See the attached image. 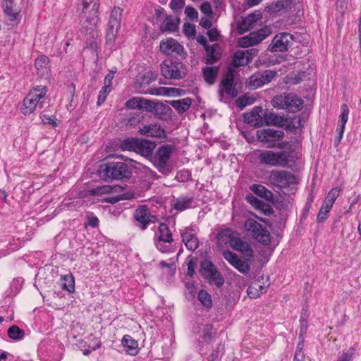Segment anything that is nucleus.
Returning <instances> with one entry per match:
<instances>
[{
    "mask_svg": "<svg viewBox=\"0 0 361 361\" xmlns=\"http://www.w3.org/2000/svg\"><path fill=\"white\" fill-rule=\"evenodd\" d=\"M131 174V166L123 162L108 163L99 171L100 176L114 180L128 179Z\"/></svg>",
    "mask_w": 361,
    "mask_h": 361,
    "instance_id": "nucleus-1",
    "label": "nucleus"
},
{
    "mask_svg": "<svg viewBox=\"0 0 361 361\" xmlns=\"http://www.w3.org/2000/svg\"><path fill=\"white\" fill-rule=\"evenodd\" d=\"M274 108L286 109L290 112H297L302 109L303 101L294 93H283L276 95L271 100Z\"/></svg>",
    "mask_w": 361,
    "mask_h": 361,
    "instance_id": "nucleus-2",
    "label": "nucleus"
},
{
    "mask_svg": "<svg viewBox=\"0 0 361 361\" xmlns=\"http://www.w3.org/2000/svg\"><path fill=\"white\" fill-rule=\"evenodd\" d=\"M47 92L46 86H37L30 91L23 102L21 111L24 115H30L34 112L37 104L39 107L43 106L44 102H39L44 98Z\"/></svg>",
    "mask_w": 361,
    "mask_h": 361,
    "instance_id": "nucleus-3",
    "label": "nucleus"
},
{
    "mask_svg": "<svg viewBox=\"0 0 361 361\" xmlns=\"http://www.w3.org/2000/svg\"><path fill=\"white\" fill-rule=\"evenodd\" d=\"M155 147L154 142L139 138H128L121 143L123 150L133 151L145 157L152 156Z\"/></svg>",
    "mask_w": 361,
    "mask_h": 361,
    "instance_id": "nucleus-4",
    "label": "nucleus"
},
{
    "mask_svg": "<svg viewBox=\"0 0 361 361\" xmlns=\"http://www.w3.org/2000/svg\"><path fill=\"white\" fill-rule=\"evenodd\" d=\"M236 73L235 69L229 67L228 71L219 85V94L221 101H224V94L230 96L231 98L235 97L238 91L236 88V84H234V78Z\"/></svg>",
    "mask_w": 361,
    "mask_h": 361,
    "instance_id": "nucleus-5",
    "label": "nucleus"
},
{
    "mask_svg": "<svg viewBox=\"0 0 361 361\" xmlns=\"http://www.w3.org/2000/svg\"><path fill=\"white\" fill-rule=\"evenodd\" d=\"M289 154L286 151L275 152L265 151L259 154L258 159L262 164L271 166L285 167L288 163Z\"/></svg>",
    "mask_w": 361,
    "mask_h": 361,
    "instance_id": "nucleus-6",
    "label": "nucleus"
},
{
    "mask_svg": "<svg viewBox=\"0 0 361 361\" xmlns=\"http://www.w3.org/2000/svg\"><path fill=\"white\" fill-rule=\"evenodd\" d=\"M245 228L250 232L253 238L264 245L271 242V235L268 229L254 219H248L245 223Z\"/></svg>",
    "mask_w": 361,
    "mask_h": 361,
    "instance_id": "nucleus-7",
    "label": "nucleus"
},
{
    "mask_svg": "<svg viewBox=\"0 0 361 361\" xmlns=\"http://www.w3.org/2000/svg\"><path fill=\"white\" fill-rule=\"evenodd\" d=\"M173 149L171 145H164L158 148L152 158V163L159 172L165 173L168 171V162Z\"/></svg>",
    "mask_w": 361,
    "mask_h": 361,
    "instance_id": "nucleus-8",
    "label": "nucleus"
},
{
    "mask_svg": "<svg viewBox=\"0 0 361 361\" xmlns=\"http://www.w3.org/2000/svg\"><path fill=\"white\" fill-rule=\"evenodd\" d=\"M161 73L165 78L173 80H179L185 75L183 64L170 60H166L161 64Z\"/></svg>",
    "mask_w": 361,
    "mask_h": 361,
    "instance_id": "nucleus-9",
    "label": "nucleus"
},
{
    "mask_svg": "<svg viewBox=\"0 0 361 361\" xmlns=\"http://www.w3.org/2000/svg\"><path fill=\"white\" fill-rule=\"evenodd\" d=\"M122 11L119 7H114L111 11L106 36V42L110 44L114 42L120 28Z\"/></svg>",
    "mask_w": 361,
    "mask_h": 361,
    "instance_id": "nucleus-10",
    "label": "nucleus"
},
{
    "mask_svg": "<svg viewBox=\"0 0 361 361\" xmlns=\"http://www.w3.org/2000/svg\"><path fill=\"white\" fill-rule=\"evenodd\" d=\"M98 11L99 6H93L91 10L87 13H85L80 20L82 31L92 34V37H94V32L97 29L99 20Z\"/></svg>",
    "mask_w": 361,
    "mask_h": 361,
    "instance_id": "nucleus-11",
    "label": "nucleus"
},
{
    "mask_svg": "<svg viewBox=\"0 0 361 361\" xmlns=\"http://www.w3.org/2000/svg\"><path fill=\"white\" fill-rule=\"evenodd\" d=\"M269 180L271 184L279 188H286L298 183L296 176L286 171H271Z\"/></svg>",
    "mask_w": 361,
    "mask_h": 361,
    "instance_id": "nucleus-12",
    "label": "nucleus"
},
{
    "mask_svg": "<svg viewBox=\"0 0 361 361\" xmlns=\"http://www.w3.org/2000/svg\"><path fill=\"white\" fill-rule=\"evenodd\" d=\"M200 271L202 275L209 280V283L215 284L217 287L223 285L224 279L210 261L205 259L201 262Z\"/></svg>",
    "mask_w": 361,
    "mask_h": 361,
    "instance_id": "nucleus-13",
    "label": "nucleus"
},
{
    "mask_svg": "<svg viewBox=\"0 0 361 361\" xmlns=\"http://www.w3.org/2000/svg\"><path fill=\"white\" fill-rule=\"evenodd\" d=\"M276 75V72L265 70L262 73H256L248 79L246 85L250 90H255L270 82Z\"/></svg>",
    "mask_w": 361,
    "mask_h": 361,
    "instance_id": "nucleus-14",
    "label": "nucleus"
},
{
    "mask_svg": "<svg viewBox=\"0 0 361 361\" xmlns=\"http://www.w3.org/2000/svg\"><path fill=\"white\" fill-rule=\"evenodd\" d=\"M293 40V35L288 32H281L275 35L269 45V49L272 52L287 51Z\"/></svg>",
    "mask_w": 361,
    "mask_h": 361,
    "instance_id": "nucleus-15",
    "label": "nucleus"
},
{
    "mask_svg": "<svg viewBox=\"0 0 361 361\" xmlns=\"http://www.w3.org/2000/svg\"><path fill=\"white\" fill-rule=\"evenodd\" d=\"M271 33L270 29L265 27L260 29L257 32H253L248 35L239 39L238 44L240 47H249L260 43Z\"/></svg>",
    "mask_w": 361,
    "mask_h": 361,
    "instance_id": "nucleus-16",
    "label": "nucleus"
},
{
    "mask_svg": "<svg viewBox=\"0 0 361 361\" xmlns=\"http://www.w3.org/2000/svg\"><path fill=\"white\" fill-rule=\"evenodd\" d=\"M134 218L140 223L139 226L142 230L146 229L149 224L157 221V218L150 214L146 205H141L135 211Z\"/></svg>",
    "mask_w": 361,
    "mask_h": 361,
    "instance_id": "nucleus-17",
    "label": "nucleus"
},
{
    "mask_svg": "<svg viewBox=\"0 0 361 361\" xmlns=\"http://www.w3.org/2000/svg\"><path fill=\"white\" fill-rule=\"evenodd\" d=\"M266 281L264 282V276H261V279H258L251 283L247 290V295L250 298H258L261 295L265 293L267 291V288L269 286V276H265Z\"/></svg>",
    "mask_w": 361,
    "mask_h": 361,
    "instance_id": "nucleus-18",
    "label": "nucleus"
},
{
    "mask_svg": "<svg viewBox=\"0 0 361 361\" xmlns=\"http://www.w3.org/2000/svg\"><path fill=\"white\" fill-rule=\"evenodd\" d=\"M222 254L224 259L240 273L245 274L250 271V267L247 259L243 261L236 254L228 250H224Z\"/></svg>",
    "mask_w": 361,
    "mask_h": 361,
    "instance_id": "nucleus-19",
    "label": "nucleus"
},
{
    "mask_svg": "<svg viewBox=\"0 0 361 361\" xmlns=\"http://www.w3.org/2000/svg\"><path fill=\"white\" fill-rule=\"evenodd\" d=\"M262 13L259 11H255L246 17H242L237 24L238 32L243 34L252 29L255 24L262 19Z\"/></svg>",
    "mask_w": 361,
    "mask_h": 361,
    "instance_id": "nucleus-20",
    "label": "nucleus"
},
{
    "mask_svg": "<svg viewBox=\"0 0 361 361\" xmlns=\"http://www.w3.org/2000/svg\"><path fill=\"white\" fill-rule=\"evenodd\" d=\"M160 50L166 55L181 56L183 53V47L176 39L170 38L160 43Z\"/></svg>",
    "mask_w": 361,
    "mask_h": 361,
    "instance_id": "nucleus-21",
    "label": "nucleus"
},
{
    "mask_svg": "<svg viewBox=\"0 0 361 361\" xmlns=\"http://www.w3.org/2000/svg\"><path fill=\"white\" fill-rule=\"evenodd\" d=\"M257 136L263 142H273L281 140L284 136V133L281 130L267 128L258 130Z\"/></svg>",
    "mask_w": 361,
    "mask_h": 361,
    "instance_id": "nucleus-22",
    "label": "nucleus"
},
{
    "mask_svg": "<svg viewBox=\"0 0 361 361\" xmlns=\"http://www.w3.org/2000/svg\"><path fill=\"white\" fill-rule=\"evenodd\" d=\"M263 108L262 106H255L250 112L243 114L245 123L252 126H262Z\"/></svg>",
    "mask_w": 361,
    "mask_h": 361,
    "instance_id": "nucleus-23",
    "label": "nucleus"
},
{
    "mask_svg": "<svg viewBox=\"0 0 361 361\" xmlns=\"http://www.w3.org/2000/svg\"><path fill=\"white\" fill-rule=\"evenodd\" d=\"M172 233L165 223H160L158 228V242L156 246L158 250L164 252L166 250L164 248L161 242L171 243L173 241Z\"/></svg>",
    "mask_w": 361,
    "mask_h": 361,
    "instance_id": "nucleus-24",
    "label": "nucleus"
},
{
    "mask_svg": "<svg viewBox=\"0 0 361 361\" xmlns=\"http://www.w3.org/2000/svg\"><path fill=\"white\" fill-rule=\"evenodd\" d=\"M138 132L146 137H165L164 130L157 123H150L149 125H144L139 128Z\"/></svg>",
    "mask_w": 361,
    "mask_h": 361,
    "instance_id": "nucleus-25",
    "label": "nucleus"
},
{
    "mask_svg": "<svg viewBox=\"0 0 361 361\" xmlns=\"http://www.w3.org/2000/svg\"><path fill=\"white\" fill-rule=\"evenodd\" d=\"M181 236L183 242L189 250L194 251L197 248L198 240L193 229L185 228L181 232Z\"/></svg>",
    "mask_w": 361,
    "mask_h": 361,
    "instance_id": "nucleus-26",
    "label": "nucleus"
},
{
    "mask_svg": "<svg viewBox=\"0 0 361 361\" xmlns=\"http://www.w3.org/2000/svg\"><path fill=\"white\" fill-rule=\"evenodd\" d=\"M284 123L283 117L268 109H263L262 126H283Z\"/></svg>",
    "mask_w": 361,
    "mask_h": 361,
    "instance_id": "nucleus-27",
    "label": "nucleus"
},
{
    "mask_svg": "<svg viewBox=\"0 0 361 361\" xmlns=\"http://www.w3.org/2000/svg\"><path fill=\"white\" fill-rule=\"evenodd\" d=\"M234 250L240 252L242 255L247 259V261H250L253 257V250L251 248L250 244L245 241L242 240L238 235L234 242L232 243V246Z\"/></svg>",
    "mask_w": 361,
    "mask_h": 361,
    "instance_id": "nucleus-28",
    "label": "nucleus"
},
{
    "mask_svg": "<svg viewBox=\"0 0 361 361\" xmlns=\"http://www.w3.org/2000/svg\"><path fill=\"white\" fill-rule=\"evenodd\" d=\"M126 106L129 109H133L145 108L148 111H152L154 108V103L147 99L137 97H133L128 99L126 102Z\"/></svg>",
    "mask_w": 361,
    "mask_h": 361,
    "instance_id": "nucleus-29",
    "label": "nucleus"
},
{
    "mask_svg": "<svg viewBox=\"0 0 361 361\" xmlns=\"http://www.w3.org/2000/svg\"><path fill=\"white\" fill-rule=\"evenodd\" d=\"M238 235V233L231 228H226L221 231L217 235V240L221 245H228L231 247L234 242V239Z\"/></svg>",
    "mask_w": 361,
    "mask_h": 361,
    "instance_id": "nucleus-30",
    "label": "nucleus"
},
{
    "mask_svg": "<svg viewBox=\"0 0 361 361\" xmlns=\"http://www.w3.org/2000/svg\"><path fill=\"white\" fill-rule=\"evenodd\" d=\"M37 73L40 77L47 76L50 71L49 60L46 56H41L35 60Z\"/></svg>",
    "mask_w": 361,
    "mask_h": 361,
    "instance_id": "nucleus-31",
    "label": "nucleus"
},
{
    "mask_svg": "<svg viewBox=\"0 0 361 361\" xmlns=\"http://www.w3.org/2000/svg\"><path fill=\"white\" fill-rule=\"evenodd\" d=\"M122 345L128 354L135 355L138 352V343L129 335H125L122 338Z\"/></svg>",
    "mask_w": 361,
    "mask_h": 361,
    "instance_id": "nucleus-32",
    "label": "nucleus"
},
{
    "mask_svg": "<svg viewBox=\"0 0 361 361\" xmlns=\"http://www.w3.org/2000/svg\"><path fill=\"white\" fill-rule=\"evenodd\" d=\"M250 61L249 51H238L233 58V68L247 65Z\"/></svg>",
    "mask_w": 361,
    "mask_h": 361,
    "instance_id": "nucleus-33",
    "label": "nucleus"
},
{
    "mask_svg": "<svg viewBox=\"0 0 361 361\" xmlns=\"http://www.w3.org/2000/svg\"><path fill=\"white\" fill-rule=\"evenodd\" d=\"M193 200L194 199L192 197H179L174 201L173 204V209L178 211L183 212L191 207V204L193 202Z\"/></svg>",
    "mask_w": 361,
    "mask_h": 361,
    "instance_id": "nucleus-34",
    "label": "nucleus"
},
{
    "mask_svg": "<svg viewBox=\"0 0 361 361\" xmlns=\"http://www.w3.org/2000/svg\"><path fill=\"white\" fill-rule=\"evenodd\" d=\"M183 92V90L180 89H176L173 87H155L152 88L149 91V92L152 94L154 95H178L180 96L181 93Z\"/></svg>",
    "mask_w": 361,
    "mask_h": 361,
    "instance_id": "nucleus-35",
    "label": "nucleus"
},
{
    "mask_svg": "<svg viewBox=\"0 0 361 361\" xmlns=\"http://www.w3.org/2000/svg\"><path fill=\"white\" fill-rule=\"evenodd\" d=\"M170 104L173 108L178 111V113H184L190 107L192 100L188 97L182 99L171 101Z\"/></svg>",
    "mask_w": 361,
    "mask_h": 361,
    "instance_id": "nucleus-36",
    "label": "nucleus"
},
{
    "mask_svg": "<svg viewBox=\"0 0 361 361\" xmlns=\"http://www.w3.org/2000/svg\"><path fill=\"white\" fill-rule=\"evenodd\" d=\"M2 8L4 13L10 18L11 20L16 19L18 12L14 8L13 0H2Z\"/></svg>",
    "mask_w": 361,
    "mask_h": 361,
    "instance_id": "nucleus-37",
    "label": "nucleus"
},
{
    "mask_svg": "<svg viewBox=\"0 0 361 361\" xmlns=\"http://www.w3.org/2000/svg\"><path fill=\"white\" fill-rule=\"evenodd\" d=\"M218 44H214L212 47L206 46L205 50L207 52L206 63L212 65L218 61L220 58L219 53L216 51Z\"/></svg>",
    "mask_w": 361,
    "mask_h": 361,
    "instance_id": "nucleus-38",
    "label": "nucleus"
},
{
    "mask_svg": "<svg viewBox=\"0 0 361 361\" xmlns=\"http://www.w3.org/2000/svg\"><path fill=\"white\" fill-rule=\"evenodd\" d=\"M219 73V67L210 66L202 69V73L205 81L212 85L214 82L215 78Z\"/></svg>",
    "mask_w": 361,
    "mask_h": 361,
    "instance_id": "nucleus-39",
    "label": "nucleus"
},
{
    "mask_svg": "<svg viewBox=\"0 0 361 361\" xmlns=\"http://www.w3.org/2000/svg\"><path fill=\"white\" fill-rule=\"evenodd\" d=\"M250 190L257 195L264 197L267 200L273 197V193L264 185L254 184L250 187Z\"/></svg>",
    "mask_w": 361,
    "mask_h": 361,
    "instance_id": "nucleus-40",
    "label": "nucleus"
},
{
    "mask_svg": "<svg viewBox=\"0 0 361 361\" xmlns=\"http://www.w3.org/2000/svg\"><path fill=\"white\" fill-rule=\"evenodd\" d=\"M340 194V190L338 188H332L324 200L323 205L326 210L331 209L333 204Z\"/></svg>",
    "mask_w": 361,
    "mask_h": 361,
    "instance_id": "nucleus-41",
    "label": "nucleus"
},
{
    "mask_svg": "<svg viewBox=\"0 0 361 361\" xmlns=\"http://www.w3.org/2000/svg\"><path fill=\"white\" fill-rule=\"evenodd\" d=\"M61 286L63 290L69 293H73L75 290V279L72 275H66L61 279Z\"/></svg>",
    "mask_w": 361,
    "mask_h": 361,
    "instance_id": "nucleus-42",
    "label": "nucleus"
},
{
    "mask_svg": "<svg viewBox=\"0 0 361 361\" xmlns=\"http://www.w3.org/2000/svg\"><path fill=\"white\" fill-rule=\"evenodd\" d=\"M25 332L18 326L13 325L8 329V336L13 340H20L24 337Z\"/></svg>",
    "mask_w": 361,
    "mask_h": 361,
    "instance_id": "nucleus-43",
    "label": "nucleus"
},
{
    "mask_svg": "<svg viewBox=\"0 0 361 361\" xmlns=\"http://www.w3.org/2000/svg\"><path fill=\"white\" fill-rule=\"evenodd\" d=\"M200 302L205 307H209L212 306V298L211 295L204 290H201L198 293L197 295Z\"/></svg>",
    "mask_w": 361,
    "mask_h": 361,
    "instance_id": "nucleus-44",
    "label": "nucleus"
},
{
    "mask_svg": "<svg viewBox=\"0 0 361 361\" xmlns=\"http://www.w3.org/2000/svg\"><path fill=\"white\" fill-rule=\"evenodd\" d=\"M89 194L91 195H102L104 194L110 193L111 192V188L109 185H105L99 187H97L95 188H92L90 190Z\"/></svg>",
    "mask_w": 361,
    "mask_h": 361,
    "instance_id": "nucleus-45",
    "label": "nucleus"
},
{
    "mask_svg": "<svg viewBox=\"0 0 361 361\" xmlns=\"http://www.w3.org/2000/svg\"><path fill=\"white\" fill-rule=\"evenodd\" d=\"M164 27V30L175 31L177 28L176 20L172 16H166Z\"/></svg>",
    "mask_w": 361,
    "mask_h": 361,
    "instance_id": "nucleus-46",
    "label": "nucleus"
},
{
    "mask_svg": "<svg viewBox=\"0 0 361 361\" xmlns=\"http://www.w3.org/2000/svg\"><path fill=\"white\" fill-rule=\"evenodd\" d=\"M111 91V87H107L105 85H104L102 87V88L99 91V95H98V99H97L98 105H101L102 104H103L105 102L107 95L110 93Z\"/></svg>",
    "mask_w": 361,
    "mask_h": 361,
    "instance_id": "nucleus-47",
    "label": "nucleus"
},
{
    "mask_svg": "<svg viewBox=\"0 0 361 361\" xmlns=\"http://www.w3.org/2000/svg\"><path fill=\"white\" fill-rule=\"evenodd\" d=\"M341 115L339 116L338 123L345 124L348 119L349 109L345 104H343L341 106Z\"/></svg>",
    "mask_w": 361,
    "mask_h": 361,
    "instance_id": "nucleus-48",
    "label": "nucleus"
},
{
    "mask_svg": "<svg viewBox=\"0 0 361 361\" xmlns=\"http://www.w3.org/2000/svg\"><path fill=\"white\" fill-rule=\"evenodd\" d=\"M213 326L210 324H207L203 329V338L205 341H210L213 336Z\"/></svg>",
    "mask_w": 361,
    "mask_h": 361,
    "instance_id": "nucleus-49",
    "label": "nucleus"
},
{
    "mask_svg": "<svg viewBox=\"0 0 361 361\" xmlns=\"http://www.w3.org/2000/svg\"><path fill=\"white\" fill-rule=\"evenodd\" d=\"M185 13L187 16V17L191 20L197 19L198 13L197 10L192 6H186L185 8Z\"/></svg>",
    "mask_w": 361,
    "mask_h": 361,
    "instance_id": "nucleus-50",
    "label": "nucleus"
},
{
    "mask_svg": "<svg viewBox=\"0 0 361 361\" xmlns=\"http://www.w3.org/2000/svg\"><path fill=\"white\" fill-rule=\"evenodd\" d=\"M236 102H237L238 106L239 107H240L241 109H243V107L251 104L253 102V99H252L249 97H247V96H244L242 97H239L237 99Z\"/></svg>",
    "mask_w": 361,
    "mask_h": 361,
    "instance_id": "nucleus-51",
    "label": "nucleus"
},
{
    "mask_svg": "<svg viewBox=\"0 0 361 361\" xmlns=\"http://www.w3.org/2000/svg\"><path fill=\"white\" fill-rule=\"evenodd\" d=\"M331 209H326L325 206L322 205L320 208V210L317 214V219L319 222L324 221L327 218V214L329 212Z\"/></svg>",
    "mask_w": 361,
    "mask_h": 361,
    "instance_id": "nucleus-52",
    "label": "nucleus"
},
{
    "mask_svg": "<svg viewBox=\"0 0 361 361\" xmlns=\"http://www.w3.org/2000/svg\"><path fill=\"white\" fill-rule=\"evenodd\" d=\"M200 11L207 16L212 13L211 4L208 1L203 2L200 6Z\"/></svg>",
    "mask_w": 361,
    "mask_h": 361,
    "instance_id": "nucleus-53",
    "label": "nucleus"
},
{
    "mask_svg": "<svg viewBox=\"0 0 361 361\" xmlns=\"http://www.w3.org/2000/svg\"><path fill=\"white\" fill-rule=\"evenodd\" d=\"M184 4V0H171L170 7L172 10H178L183 7Z\"/></svg>",
    "mask_w": 361,
    "mask_h": 361,
    "instance_id": "nucleus-54",
    "label": "nucleus"
},
{
    "mask_svg": "<svg viewBox=\"0 0 361 361\" xmlns=\"http://www.w3.org/2000/svg\"><path fill=\"white\" fill-rule=\"evenodd\" d=\"M98 1L99 0H79V4L82 6V12H84V10L87 8L91 4H92V6L94 5L99 6Z\"/></svg>",
    "mask_w": 361,
    "mask_h": 361,
    "instance_id": "nucleus-55",
    "label": "nucleus"
},
{
    "mask_svg": "<svg viewBox=\"0 0 361 361\" xmlns=\"http://www.w3.org/2000/svg\"><path fill=\"white\" fill-rule=\"evenodd\" d=\"M353 355V349H349L347 352H343L338 361H350Z\"/></svg>",
    "mask_w": 361,
    "mask_h": 361,
    "instance_id": "nucleus-56",
    "label": "nucleus"
},
{
    "mask_svg": "<svg viewBox=\"0 0 361 361\" xmlns=\"http://www.w3.org/2000/svg\"><path fill=\"white\" fill-rule=\"evenodd\" d=\"M184 32L185 35L190 36L195 33V26L190 23L184 24Z\"/></svg>",
    "mask_w": 361,
    "mask_h": 361,
    "instance_id": "nucleus-57",
    "label": "nucleus"
},
{
    "mask_svg": "<svg viewBox=\"0 0 361 361\" xmlns=\"http://www.w3.org/2000/svg\"><path fill=\"white\" fill-rule=\"evenodd\" d=\"M114 73L113 71H110L104 78V85L107 87H111L112 80L114 78Z\"/></svg>",
    "mask_w": 361,
    "mask_h": 361,
    "instance_id": "nucleus-58",
    "label": "nucleus"
},
{
    "mask_svg": "<svg viewBox=\"0 0 361 361\" xmlns=\"http://www.w3.org/2000/svg\"><path fill=\"white\" fill-rule=\"evenodd\" d=\"M207 35L211 41H216L219 37V32L216 29L212 28L207 31Z\"/></svg>",
    "mask_w": 361,
    "mask_h": 361,
    "instance_id": "nucleus-59",
    "label": "nucleus"
},
{
    "mask_svg": "<svg viewBox=\"0 0 361 361\" xmlns=\"http://www.w3.org/2000/svg\"><path fill=\"white\" fill-rule=\"evenodd\" d=\"M305 358L304 352L302 350V348H297V350L295 353L293 361H302Z\"/></svg>",
    "mask_w": 361,
    "mask_h": 361,
    "instance_id": "nucleus-60",
    "label": "nucleus"
},
{
    "mask_svg": "<svg viewBox=\"0 0 361 361\" xmlns=\"http://www.w3.org/2000/svg\"><path fill=\"white\" fill-rule=\"evenodd\" d=\"M87 225L96 228L99 225V219L96 216H88Z\"/></svg>",
    "mask_w": 361,
    "mask_h": 361,
    "instance_id": "nucleus-61",
    "label": "nucleus"
},
{
    "mask_svg": "<svg viewBox=\"0 0 361 361\" xmlns=\"http://www.w3.org/2000/svg\"><path fill=\"white\" fill-rule=\"evenodd\" d=\"M200 25L204 28H209L212 26V22L207 18H202Z\"/></svg>",
    "mask_w": 361,
    "mask_h": 361,
    "instance_id": "nucleus-62",
    "label": "nucleus"
},
{
    "mask_svg": "<svg viewBox=\"0 0 361 361\" xmlns=\"http://www.w3.org/2000/svg\"><path fill=\"white\" fill-rule=\"evenodd\" d=\"M110 193H120L124 190V188L118 185H110Z\"/></svg>",
    "mask_w": 361,
    "mask_h": 361,
    "instance_id": "nucleus-63",
    "label": "nucleus"
},
{
    "mask_svg": "<svg viewBox=\"0 0 361 361\" xmlns=\"http://www.w3.org/2000/svg\"><path fill=\"white\" fill-rule=\"evenodd\" d=\"M160 266L161 268L168 267L171 269V271H174L176 269V266L173 263L169 264L164 261H161L160 262Z\"/></svg>",
    "mask_w": 361,
    "mask_h": 361,
    "instance_id": "nucleus-64",
    "label": "nucleus"
}]
</instances>
